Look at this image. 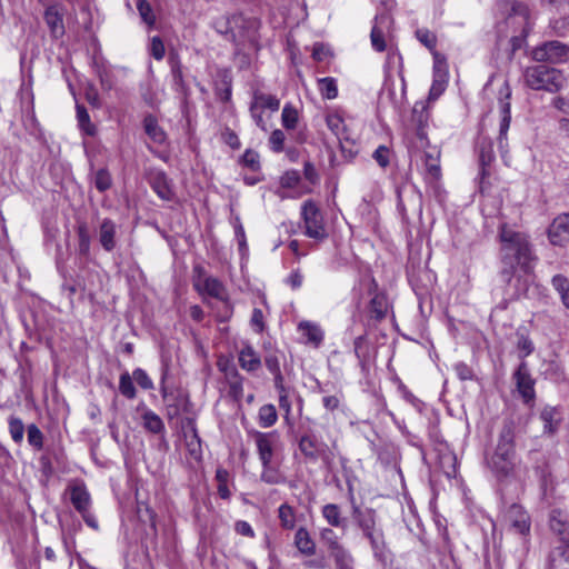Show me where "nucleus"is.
Wrapping results in <instances>:
<instances>
[{
    "label": "nucleus",
    "mask_w": 569,
    "mask_h": 569,
    "mask_svg": "<svg viewBox=\"0 0 569 569\" xmlns=\"http://www.w3.org/2000/svg\"><path fill=\"white\" fill-rule=\"evenodd\" d=\"M319 90L321 96L326 99H335L338 96V87L336 79L331 77L322 78L319 80Z\"/></svg>",
    "instance_id": "obj_47"
},
{
    "label": "nucleus",
    "mask_w": 569,
    "mask_h": 569,
    "mask_svg": "<svg viewBox=\"0 0 569 569\" xmlns=\"http://www.w3.org/2000/svg\"><path fill=\"white\" fill-rule=\"evenodd\" d=\"M172 76L176 90L183 96V103H187L190 96V89L184 82L181 66L179 63L172 67Z\"/></svg>",
    "instance_id": "obj_43"
},
{
    "label": "nucleus",
    "mask_w": 569,
    "mask_h": 569,
    "mask_svg": "<svg viewBox=\"0 0 569 569\" xmlns=\"http://www.w3.org/2000/svg\"><path fill=\"white\" fill-rule=\"evenodd\" d=\"M417 39L429 50H433L437 44L436 34L427 28L417 29Z\"/></svg>",
    "instance_id": "obj_55"
},
{
    "label": "nucleus",
    "mask_w": 569,
    "mask_h": 569,
    "mask_svg": "<svg viewBox=\"0 0 569 569\" xmlns=\"http://www.w3.org/2000/svg\"><path fill=\"white\" fill-rule=\"evenodd\" d=\"M548 237L556 246H563L569 240V214H561L553 219L548 229Z\"/></svg>",
    "instance_id": "obj_13"
},
{
    "label": "nucleus",
    "mask_w": 569,
    "mask_h": 569,
    "mask_svg": "<svg viewBox=\"0 0 569 569\" xmlns=\"http://www.w3.org/2000/svg\"><path fill=\"white\" fill-rule=\"evenodd\" d=\"M550 569H569V543L553 546L550 553Z\"/></svg>",
    "instance_id": "obj_28"
},
{
    "label": "nucleus",
    "mask_w": 569,
    "mask_h": 569,
    "mask_svg": "<svg viewBox=\"0 0 569 569\" xmlns=\"http://www.w3.org/2000/svg\"><path fill=\"white\" fill-rule=\"evenodd\" d=\"M301 214L305 222L306 234L309 238L325 239L327 237L322 214L313 201L307 200L303 203Z\"/></svg>",
    "instance_id": "obj_5"
},
{
    "label": "nucleus",
    "mask_w": 569,
    "mask_h": 569,
    "mask_svg": "<svg viewBox=\"0 0 569 569\" xmlns=\"http://www.w3.org/2000/svg\"><path fill=\"white\" fill-rule=\"evenodd\" d=\"M226 28L219 31L224 33L227 39L233 41L237 46L250 43L256 46L258 37V22L253 19H247L241 14H233L224 22Z\"/></svg>",
    "instance_id": "obj_3"
},
{
    "label": "nucleus",
    "mask_w": 569,
    "mask_h": 569,
    "mask_svg": "<svg viewBox=\"0 0 569 569\" xmlns=\"http://www.w3.org/2000/svg\"><path fill=\"white\" fill-rule=\"evenodd\" d=\"M298 331L303 338L306 345H310L313 348H318L323 341V330L321 327L312 321H301L298 325Z\"/></svg>",
    "instance_id": "obj_19"
},
{
    "label": "nucleus",
    "mask_w": 569,
    "mask_h": 569,
    "mask_svg": "<svg viewBox=\"0 0 569 569\" xmlns=\"http://www.w3.org/2000/svg\"><path fill=\"white\" fill-rule=\"evenodd\" d=\"M295 546L305 556L316 553V542L305 527H300L295 533Z\"/></svg>",
    "instance_id": "obj_27"
},
{
    "label": "nucleus",
    "mask_w": 569,
    "mask_h": 569,
    "mask_svg": "<svg viewBox=\"0 0 569 569\" xmlns=\"http://www.w3.org/2000/svg\"><path fill=\"white\" fill-rule=\"evenodd\" d=\"M96 72L99 77L101 88L106 91H110L113 88V80L110 70L103 66L97 64Z\"/></svg>",
    "instance_id": "obj_57"
},
{
    "label": "nucleus",
    "mask_w": 569,
    "mask_h": 569,
    "mask_svg": "<svg viewBox=\"0 0 569 569\" xmlns=\"http://www.w3.org/2000/svg\"><path fill=\"white\" fill-rule=\"evenodd\" d=\"M239 363L243 370L253 372L260 368L261 360L251 346H246L239 352Z\"/></svg>",
    "instance_id": "obj_30"
},
{
    "label": "nucleus",
    "mask_w": 569,
    "mask_h": 569,
    "mask_svg": "<svg viewBox=\"0 0 569 569\" xmlns=\"http://www.w3.org/2000/svg\"><path fill=\"white\" fill-rule=\"evenodd\" d=\"M299 120L298 110L290 103H287L281 113V122L282 126L287 130H293L296 129Z\"/></svg>",
    "instance_id": "obj_41"
},
{
    "label": "nucleus",
    "mask_w": 569,
    "mask_h": 569,
    "mask_svg": "<svg viewBox=\"0 0 569 569\" xmlns=\"http://www.w3.org/2000/svg\"><path fill=\"white\" fill-rule=\"evenodd\" d=\"M505 521L516 533L525 536L530 531V517L518 503L509 506L505 512Z\"/></svg>",
    "instance_id": "obj_8"
},
{
    "label": "nucleus",
    "mask_w": 569,
    "mask_h": 569,
    "mask_svg": "<svg viewBox=\"0 0 569 569\" xmlns=\"http://www.w3.org/2000/svg\"><path fill=\"white\" fill-rule=\"evenodd\" d=\"M481 182L490 174L488 167L495 159L492 142L482 139L478 144Z\"/></svg>",
    "instance_id": "obj_24"
},
{
    "label": "nucleus",
    "mask_w": 569,
    "mask_h": 569,
    "mask_svg": "<svg viewBox=\"0 0 569 569\" xmlns=\"http://www.w3.org/2000/svg\"><path fill=\"white\" fill-rule=\"evenodd\" d=\"M447 84V74L446 72H441L440 69L435 67V76L429 91V99L436 100L438 99L446 89Z\"/></svg>",
    "instance_id": "obj_37"
},
{
    "label": "nucleus",
    "mask_w": 569,
    "mask_h": 569,
    "mask_svg": "<svg viewBox=\"0 0 569 569\" xmlns=\"http://www.w3.org/2000/svg\"><path fill=\"white\" fill-rule=\"evenodd\" d=\"M203 292L222 302L223 316L221 320H227L232 313V307L227 299L226 288L217 278L208 277L203 281Z\"/></svg>",
    "instance_id": "obj_10"
},
{
    "label": "nucleus",
    "mask_w": 569,
    "mask_h": 569,
    "mask_svg": "<svg viewBox=\"0 0 569 569\" xmlns=\"http://www.w3.org/2000/svg\"><path fill=\"white\" fill-rule=\"evenodd\" d=\"M143 127L146 133L157 143H162L166 139V133L158 124L157 119L149 114L143 120Z\"/></svg>",
    "instance_id": "obj_33"
},
{
    "label": "nucleus",
    "mask_w": 569,
    "mask_h": 569,
    "mask_svg": "<svg viewBox=\"0 0 569 569\" xmlns=\"http://www.w3.org/2000/svg\"><path fill=\"white\" fill-rule=\"evenodd\" d=\"M132 378L136 380V382L142 388V389H152L153 383L152 380L149 378L147 372L143 369H136L132 373Z\"/></svg>",
    "instance_id": "obj_63"
},
{
    "label": "nucleus",
    "mask_w": 569,
    "mask_h": 569,
    "mask_svg": "<svg viewBox=\"0 0 569 569\" xmlns=\"http://www.w3.org/2000/svg\"><path fill=\"white\" fill-rule=\"evenodd\" d=\"M363 537L369 540L375 558L383 559L386 551V541L383 530L378 526L373 529L362 532Z\"/></svg>",
    "instance_id": "obj_25"
},
{
    "label": "nucleus",
    "mask_w": 569,
    "mask_h": 569,
    "mask_svg": "<svg viewBox=\"0 0 569 569\" xmlns=\"http://www.w3.org/2000/svg\"><path fill=\"white\" fill-rule=\"evenodd\" d=\"M277 440L276 432H260L254 433V442L257 446L259 459L262 466L271 463L273 458V449Z\"/></svg>",
    "instance_id": "obj_11"
},
{
    "label": "nucleus",
    "mask_w": 569,
    "mask_h": 569,
    "mask_svg": "<svg viewBox=\"0 0 569 569\" xmlns=\"http://www.w3.org/2000/svg\"><path fill=\"white\" fill-rule=\"evenodd\" d=\"M516 389L525 405L532 407L536 399L535 379L531 377L528 365L521 361L512 373Z\"/></svg>",
    "instance_id": "obj_6"
},
{
    "label": "nucleus",
    "mask_w": 569,
    "mask_h": 569,
    "mask_svg": "<svg viewBox=\"0 0 569 569\" xmlns=\"http://www.w3.org/2000/svg\"><path fill=\"white\" fill-rule=\"evenodd\" d=\"M77 119L79 122V127L89 136H93L96 132L94 126L90 122V116L87 111V109L77 104Z\"/></svg>",
    "instance_id": "obj_50"
},
{
    "label": "nucleus",
    "mask_w": 569,
    "mask_h": 569,
    "mask_svg": "<svg viewBox=\"0 0 569 569\" xmlns=\"http://www.w3.org/2000/svg\"><path fill=\"white\" fill-rule=\"evenodd\" d=\"M216 480L218 482V495L221 499H229L231 496V492L228 488V481H229V472L228 470L223 468H218L216 471Z\"/></svg>",
    "instance_id": "obj_45"
},
{
    "label": "nucleus",
    "mask_w": 569,
    "mask_h": 569,
    "mask_svg": "<svg viewBox=\"0 0 569 569\" xmlns=\"http://www.w3.org/2000/svg\"><path fill=\"white\" fill-rule=\"evenodd\" d=\"M164 44L159 37H153L150 44V54L156 60H161L164 57Z\"/></svg>",
    "instance_id": "obj_64"
},
{
    "label": "nucleus",
    "mask_w": 569,
    "mask_h": 569,
    "mask_svg": "<svg viewBox=\"0 0 569 569\" xmlns=\"http://www.w3.org/2000/svg\"><path fill=\"white\" fill-rule=\"evenodd\" d=\"M117 224L113 220L104 218L99 224V242L103 250L111 252L116 246Z\"/></svg>",
    "instance_id": "obj_21"
},
{
    "label": "nucleus",
    "mask_w": 569,
    "mask_h": 569,
    "mask_svg": "<svg viewBox=\"0 0 569 569\" xmlns=\"http://www.w3.org/2000/svg\"><path fill=\"white\" fill-rule=\"evenodd\" d=\"M319 536L322 543L327 547L329 555L345 548L338 535L329 527L322 528Z\"/></svg>",
    "instance_id": "obj_34"
},
{
    "label": "nucleus",
    "mask_w": 569,
    "mask_h": 569,
    "mask_svg": "<svg viewBox=\"0 0 569 569\" xmlns=\"http://www.w3.org/2000/svg\"><path fill=\"white\" fill-rule=\"evenodd\" d=\"M252 104H256L260 109H269L271 111H277L280 107V100L272 94H266L260 91H256L252 98Z\"/></svg>",
    "instance_id": "obj_35"
},
{
    "label": "nucleus",
    "mask_w": 569,
    "mask_h": 569,
    "mask_svg": "<svg viewBox=\"0 0 569 569\" xmlns=\"http://www.w3.org/2000/svg\"><path fill=\"white\" fill-rule=\"evenodd\" d=\"M284 133L280 129H276L271 132L269 143L274 152H281L284 144Z\"/></svg>",
    "instance_id": "obj_60"
},
{
    "label": "nucleus",
    "mask_w": 569,
    "mask_h": 569,
    "mask_svg": "<svg viewBox=\"0 0 569 569\" xmlns=\"http://www.w3.org/2000/svg\"><path fill=\"white\" fill-rule=\"evenodd\" d=\"M513 14H511L508 18V21L513 20L516 17H519L522 22L526 23V27H523L521 34L513 36L510 39V46H511V56L515 54V52L522 48V46L526 42L527 34L529 32L528 28V11L527 8L522 4H517L512 8Z\"/></svg>",
    "instance_id": "obj_20"
},
{
    "label": "nucleus",
    "mask_w": 569,
    "mask_h": 569,
    "mask_svg": "<svg viewBox=\"0 0 569 569\" xmlns=\"http://www.w3.org/2000/svg\"><path fill=\"white\" fill-rule=\"evenodd\" d=\"M132 379L133 378L127 371L120 376L119 391L128 399H133L136 397V388Z\"/></svg>",
    "instance_id": "obj_52"
},
{
    "label": "nucleus",
    "mask_w": 569,
    "mask_h": 569,
    "mask_svg": "<svg viewBox=\"0 0 569 569\" xmlns=\"http://www.w3.org/2000/svg\"><path fill=\"white\" fill-rule=\"evenodd\" d=\"M387 301L383 296L376 295L369 303V312L370 317L376 320H381L386 317L387 313Z\"/></svg>",
    "instance_id": "obj_40"
},
{
    "label": "nucleus",
    "mask_w": 569,
    "mask_h": 569,
    "mask_svg": "<svg viewBox=\"0 0 569 569\" xmlns=\"http://www.w3.org/2000/svg\"><path fill=\"white\" fill-rule=\"evenodd\" d=\"M219 369L224 372L226 380L229 385V395L236 401H240L243 396L242 377L233 365L221 362L218 363Z\"/></svg>",
    "instance_id": "obj_14"
},
{
    "label": "nucleus",
    "mask_w": 569,
    "mask_h": 569,
    "mask_svg": "<svg viewBox=\"0 0 569 569\" xmlns=\"http://www.w3.org/2000/svg\"><path fill=\"white\" fill-rule=\"evenodd\" d=\"M425 164L427 172L433 178L438 179L440 177V166L437 157H433L430 153H426Z\"/></svg>",
    "instance_id": "obj_61"
},
{
    "label": "nucleus",
    "mask_w": 569,
    "mask_h": 569,
    "mask_svg": "<svg viewBox=\"0 0 569 569\" xmlns=\"http://www.w3.org/2000/svg\"><path fill=\"white\" fill-rule=\"evenodd\" d=\"M523 77L530 89L548 92L559 91L566 80L560 70L545 64L527 67Z\"/></svg>",
    "instance_id": "obj_2"
},
{
    "label": "nucleus",
    "mask_w": 569,
    "mask_h": 569,
    "mask_svg": "<svg viewBox=\"0 0 569 569\" xmlns=\"http://www.w3.org/2000/svg\"><path fill=\"white\" fill-rule=\"evenodd\" d=\"M540 420L543 423V431L553 435L562 420V412L560 408L552 406H545L540 411Z\"/></svg>",
    "instance_id": "obj_22"
},
{
    "label": "nucleus",
    "mask_w": 569,
    "mask_h": 569,
    "mask_svg": "<svg viewBox=\"0 0 569 569\" xmlns=\"http://www.w3.org/2000/svg\"><path fill=\"white\" fill-rule=\"evenodd\" d=\"M142 418L143 428L153 435H159L164 432V423L162 419L152 410L144 408Z\"/></svg>",
    "instance_id": "obj_31"
},
{
    "label": "nucleus",
    "mask_w": 569,
    "mask_h": 569,
    "mask_svg": "<svg viewBox=\"0 0 569 569\" xmlns=\"http://www.w3.org/2000/svg\"><path fill=\"white\" fill-rule=\"evenodd\" d=\"M278 419L277 410L273 405H264L259 409V423L263 428L272 427Z\"/></svg>",
    "instance_id": "obj_42"
},
{
    "label": "nucleus",
    "mask_w": 569,
    "mask_h": 569,
    "mask_svg": "<svg viewBox=\"0 0 569 569\" xmlns=\"http://www.w3.org/2000/svg\"><path fill=\"white\" fill-rule=\"evenodd\" d=\"M44 21L52 38L59 39L64 34L63 13L58 4L49 6L46 9Z\"/></svg>",
    "instance_id": "obj_17"
},
{
    "label": "nucleus",
    "mask_w": 569,
    "mask_h": 569,
    "mask_svg": "<svg viewBox=\"0 0 569 569\" xmlns=\"http://www.w3.org/2000/svg\"><path fill=\"white\" fill-rule=\"evenodd\" d=\"M79 244L78 251L79 254L87 257L90 252V234L86 224H80L77 230Z\"/></svg>",
    "instance_id": "obj_53"
},
{
    "label": "nucleus",
    "mask_w": 569,
    "mask_h": 569,
    "mask_svg": "<svg viewBox=\"0 0 569 569\" xmlns=\"http://www.w3.org/2000/svg\"><path fill=\"white\" fill-rule=\"evenodd\" d=\"M298 447L306 459L317 461L326 445L319 441L315 435L307 433L299 439Z\"/></svg>",
    "instance_id": "obj_18"
},
{
    "label": "nucleus",
    "mask_w": 569,
    "mask_h": 569,
    "mask_svg": "<svg viewBox=\"0 0 569 569\" xmlns=\"http://www.w3.org/2000/svg\"><path fill=\"white\" fill-rule=\"evenodd\" d=\"M329 556L335 562V569H355L353 556L346 547Z\"/></svg>",
    "instance_id": "obj_36"
},
{
    "label": "nucleus",
    "mask_w": 569,
    "mask_h": 569,
    "mask_svg": "<svg viewBox=\"0 0 569 569\" xmlns=\"http://www.w3.org/2000/svg\"><path fill=\"white\" fill-rule=\"evenodd\" d=\"M391 150L386 146H379L372 154V158L381 168H387L390 163Z\"/></svg>",
    "instance_id": "obj_58"
},
{
    "label": "nucleus",
    "mask_w": 569,
    "mask_h": 569,
    "mask_svg": "<svg viewBox=\"0 0 569 569\" xmlns=\"http://www.w3.org/2000/svg\"><path fill=\"white\" fill-rule=\"evenodd\" d=\"M150 186L162 200L170 201L174 198L172 182L163 171H153L150 174Z\"/></svg>",
    "instance_id": "obj_15"
},
{
    "label": "nucleus",
    "mask_w": 569,
    "mask_h": 569,
    "mask_svg": "<svg viewBox=\"0 0 569 569\" xmlns=\"http://www.w3.org/2000/svg\"><path fill=\"white\" fill-rule=\"evenodd\" d=\"M70 500L79 513L88 511L91 505L90 493L83 483H76L70 487Z\"/></svg>",
    "instance_id": "obj_23"
},
{
    "label": "nucleus",
    "mask_w": 569,
    "mask_h": 569,
    "mask_svg": "<svg viewBox=\"0 0 569 569\" xmlns=\"http://www.w3.org/2000/svg\"><path fill=\"white\" fill-rule=\"evenodd\" d=\"M500 94L503 98H500L499 100L501 120L499 127L498 144L499 148L502 150L507 147V132L511 120L509 102V99L511 97V90L507 81L503 82L502 88L500 89Z\"/></svg>",
    "instance_id": "obj_7"
},
{
    "label": "nucleus",
    "mask_w": 569,
    "mask_h": 569,
    "mask_svg": "<svg viewBox=\"0 0 569 569\" xmlns=\"http://www.w3.org/2000/svg\"><path fill=\"white\" fill-rule=\"evenodd\" d=\"M489 466L499 481L517 478V461L502 459L501 456H492Z\"/></svg>",
    "instance_id": "obj_12"
},
{
    "label": "nucleus",
    "mask_w": 569,
    "mask_h": 569,
    "mask_svg": "<svg viewBox=\"0 0 569 569\" xmlns=\"http://www.w3.org/2000/svg\"><path fill=\"white\" fill-rule=\"evenodd\" d=\"M260 479L268 485H277L282 481L280 472L276 468H273L271 463L262 466Z\"/></svg>",
    "instance_id": "obj_54"
},
{
    "label": "nucleus",
    "mask_w": 569,
    "mask_h": 569,
    "mask_svg": "<svg viewBox=\"0 0 569 569\" xmlns=\"http://www.w3.org/2000/svg\"><path fill=\"white\" fill-rule=\"evenodd\" d=\"M326 123L332 133L338 138L340 144H342V140H348L345 133V123L343 119L339 114H328L326 118ZM341 150L345 151V147L341 146Z\"/></svg>",
    "instance_id": "obj_38"
},
{
    "label": "nucleus",
    "mask_w": 569,
    "mask_h": 569,
    "mask_svg": "<svg viewBox=\"0 0 569 569\" xmlns=\"http://www.w3.org/2000/svg\"><path fill=\"white\" fill-rule=\"evenodd\" d=\"M93 183L98 191L106 192L112 186V178L110 172L106 168L99 169L94 173Z\"/></svg>",
    "instance_id": "obj_49"
},
{
    "label": "nucleus",
    "mask_w": 569,
    "mask_h": 569,
    "mask_svg": "<svg viewBox=\"0 0 569 569\" xmlns=\"http://www.w3.org/2000/svg\"><path fill=\"white\" fill-rule=\"evenodd\" d=\"M9 433L16 443H21L24 435V425L22 420L16 416H10L8 419Z\"/></svg>",
    "instance_id": "obj_46"
},
{
    "label": "nucleus",
    "mask_w": 569,
    "mask_h": 569,
    "mask_svg": "<svg viewBox=\"0 0 569 569\" xmlns=\"http://www.w3.org/2000/svg\"><path fill=\"white\" fill-rule=\"evenodd\" d=\"M500 247V277L503 282L511 283L516 277L515 297L526 295L529 281L528 276L535 268L537 257L533 253L529 237L503 223L499 228Z\"/></svg>",
    "instance_id": "obj_1"
},
{
    "label": "nucleus",
    "mask_w": 569,
    "mask_h": 569,
    "mask_svg": "<svg viewBox=\"0 0 569 569\" xmlns=\"http://www.w3.org/2000/svg\"><path fill=\"white\" fill-rule=\"evenodd\" d=\"M515 421L512 419H506L499 433L497 446L515 448Z\"/></svg>",
    "instance_id": "obj_32"
},
{
    "label": "nucleus",
    "mask_w": 569,
    "mask_h": 569,
    "mask_svg": "<svg viewBox=\"0 0 569 569\" xmlns=\"http://www.w3.org/2000/svg\"><path fill=\"white\" fill-rule=\"evenodd\" d=\"M412 120L418 123L419 131L418 136L422 137V126L423 122L427 121L426 107L422 102H418L415 104L412 109Z\"/></svg>",
    "instance_id": "obj_59"
},
{
    "label": "nucleus",
    "mask_w": 569,
    "mask_h": 569,
    "mask_svg": "<svg viewBox=\"0 0 569 569\" xmlns=\"http://www.w3.org/2000/svg\"><path fill=\"white\" fill-rule=\"evenodd\" d=\"M137 9L143 22L148 26H153L156 22V17L153 14L152 8L147 0H138Z\"/></svg>",
    "instance_id": "obj_56"
},
{
    "label": "nucleus",
    "mask_w": 569,
    "mask_h": 569,
    "mask_svg": "<svg viewBox=\"0 0 569 569\" xmlns=\"http://www.w3.org/2000/svg\"><path fill=\"white\" fill-rule=\"evenodd\" d=\"M278 517L283 529L291 530L295 528L296 512L290 505L282 503L278 509Z\"/></svg>",
    "instance_id": "obj_39"
},
{
    "label": "nucleus",
    "mask_w": 569,
    "mask_h": 569,
    "mask_svg": "<svg viewBox=\"0 0 569 569\" xmlns=\"http://www.w3.org/2000/svg\"><path fill=\"white\" fill-rule=\"evenodd\" d=\"M321 515L329 526L345 529L347 519L342 517L341 509L336 503H327L321 509Z\"/></svg>",
    "instance_id": "obj_29"
},
{
    "label": "nucleus",
    "mask_w": 569,
    "mask_h": 569,
    "mask_svg": "<svg viewBox=\"0 0 569 569\" xmlns=\"http://www.w3.org/2000/svg\"><path fill=\"white\" fill-rule=\"evenodd\" d=\"M385 19V17H376V23L371 29L370 33V40L372 48L378 51L382 52L386 50V40H385V33L383 30L378 26V21Z\"/></svg>",
    "instance_id": "obj_44"
},
{
    "label": "nucleus",
    "mask_w": 569,
    "mask_h": 569,
    "mask_svg": "<svg viewBox=\"0 0 569 569\" xmlns=\"http://www.w3.org/2000/svg\"><path fill=\"white\" fill-rule=\"evenodd\" d=\"M537 62L561 63L569 59V46L560 41H546L531 51Z\"/></svg>",
    "instance_id": "obj_4"
},
{
    "label": "nucleus",
    "mask_w": 569,
    "mask_h": 569,
    "mask_svg": "<svg viewBox=\"0 0 569 569\" xmlns=\"http://www.w3.org/2000/svg\"><path fill=\"white\" fill-rule=\"evenodd\" d=\"M242 163L253 171L258 170L260 168L258 152L251 149L246 150L242 156Z\"/></svg>",
    "instance_id": "obj_62"
},
{
    "label": "nucleus",
    "mask_w": 569,
    "mask_h": 569,
    "mask_svg": "<svg viewBox=\"0 0 569 569\" xmlns=\"http://www.w3.org/2000/svg\"><path fill=\"white\" fill-rule=\"evenodd\" d=\"M353 349L360 366L363 368L369 357L367 338L365 336L357 337L353 341Z\"/></svg>",
    "instance_id": "obj_51"
},
{
    "label": "nucleus",
    "mask_w": 569,
    "mask_h": 569,
    "mask_svg": "<svg viewBox=\"0 0 569 569\" xmlns=\"http://www.w3.org/2000/svg\"><path fill=\"white\" fill-rule=\"evenodd\" d=\"M549 527L555 535V545L569 543V515L561 509H552L549 516Z\"/></svg>",
    "instance_id": "obj_9"
},
{
    "label": "nucleus",
    "mask_w": 569,
    "mask_h": 569,
    "mask_svg": "<svg viewBox=\"0 0 569 569\" xmlns=\"http://www.w3.org/2000/svg\"><path fill=\"white\" fill-rule=\"evenodd\" d=\"M217 77L218 79L214 83L216 94L221 101L227 102L230 100L232 91L231 73L229 70L223 69L218 71Z\"/></svg>",
    "instance_id": "obj_26"
},
{
    "label": "nucleus",
    "mask_w": 569,
    "mask_h": 569,
    "mask_svg": "<svg viewBox=\"0 0 569 569\" xmlns=\"http://www.w3.org/2000/svg\"><path fill=\"white\" fill-rule=\"evenodd\" d=\"M352 502V518L358 526V528L365 532L370 529L378 527L377 525V513L372 508L361 509L357 503H355L353 498Z\"/></svg>",
    "instance_id": "obj_16"
},
{
    "label": "nucleus",
    "mask_w": 569,
    "mask_h": 569,
    "mask_svg": "<svg viewBox=\"0 0 569 569\" xmlns=\"http://www.w3.org/2000/svg\"><path fill=\"white\" fill-rule=\"evenodd\" d=\"M27 438L31 447H33L38 451L42 450L44 436L37 425L31 423L28 426Z\"/></svg>",
    "instance_id": "obj_48"
}]
</instances>
